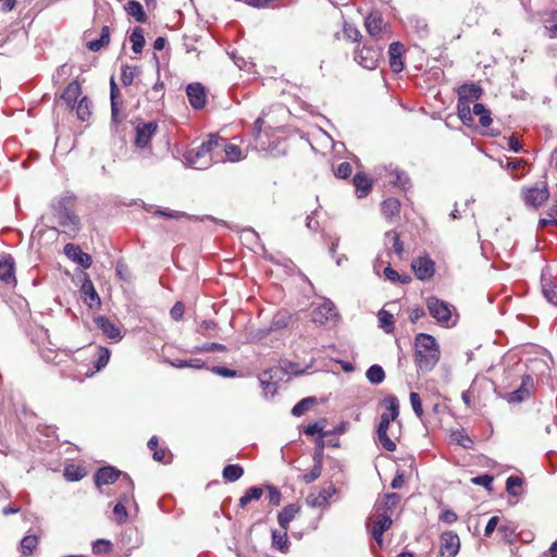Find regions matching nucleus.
I'll list each match as a JSON object with an SVG mask.
<instances>
[{
	"mask_svg": "<svg viewBox=\"0 0 557 557\" xmlns=\"http://www.w3.org/2000/svg\"><path fill=\"white\" fill-rule=\"evenodd\" d=\"M414 358L419 370L431 371L440 360V347L432 335L419 333L414 339Z\"/></svg>",
	"mask_w": 557,
	"mask_h": 557,
	"instance_id": "1",
	"label": "nucleus"
},
{
	"mask_svg": "<svg viewBox=\"0 0 557 557\" xmlns=\"http://www.w3.org/2000/svg\"><path fill=\"white\" fill-rule=\"evenodd\" d=\"M385 410L380 417L377 425V440L381 446L387 451L396 450V443L387 435L391 422L395 421L399 416V401L396 396H387L383 399Z\"/></svg>",
	"mask_w": 557,
	"mask_h": 557,
	"instance_id": "2",
	"label": "nucleus"
},
{
	"mask_svg": "<svg viewBox=\"0 0 557 557\" xmlns=\"http://www.w3.org/2000/svg\"><path fill=\"white\" fill-rule=\"evenodd\" d=\"M75 197L65 195L60 197L53 205V215L59 225L64 228V233L75 235L79 228V218L74 212Z\"/></svg>",
	"mask_w": 557,
	"mask_h": 557,
	"instance_id": "3",
	"label": "nucleus"
},
{
	"mask_svg": "<svg viewBox=\"0 0 557 557\" xmlns=\"http://www.w3.org/2000/svg\"><path fill=\"white\" fill-rule=\"evenodd\" d=\"M187 159L197 169H206L222 161V156H219V135L210 134L197 149L188 152Z\"/></svg>",
	"mask_w": 557,
	"mask_h": 557,
	"instance_id": "4",
	"label": "nucleus"
},
{
	"mask_svg": "<svg viewBox=\"0 0 557 557\" xmlns=\"http://www.w3.org/2000/svg\"><path fill=\"white\" fill-rule=\"evenodd\" d=\"M187 159L197 169H206L222 161V156H219V135L210 134L197 149L188 152Z\"/></svg>",
	"mask_w": 557,
	"mask_h": 557,
	"instance_id": "5",
	"label": "nucleus"
},
{
	"mask_svg": "<svg viewBox=\"0 0 557 557\" xmlns=\"http://www.w3.org/2000/svg\"><path fill=\"white\" fill-rule=\"evenodd\" d=\"M382 57V48L372 44H364L361 49L355 51V61L367 70L377 67Z\"/></svg>",
	"mask_w": 557,
	"mask_h": 557,
	"instance_id": "6",
	"label": "nucleus"
},
{
	"mask_svg": "<svg viewBox=\"0 0 557 557\" xmlns=\"http://www.w3.org/2000/svg\"><path fill=\"white\" fill-rule=\"evenodd\" d=\"M426 307L432 318H434L441 325L448 326L453 310V306L450 304L436 297H430L426 300Z\"/></svg>",
	"mask_w": 557,
	"mask_h": 557,
	"instance_id": "7",
	"label": "nucleus"
},
{
	"mask_svg": "<svg viewBox=\"0 0 557 557\" xmlns=\"http://www.w3.org/2000/svg\"><path fill=\"white\" fill-rule=\"evenodd\" d=\"M311 318L314 324L326 325L331 322L335 323L339 314L334 302L330 299H324L320 306L312 310Z\"/></svg>",
	"mask_w": 557,
	"mask_h": 557,
	"instance_id": "8",
	"label": "nucleus"
},
{
	"mask_svg": "<svg viewBox=\"0 0 557 557\" xmlns=\"http://www.w3.org/2000/svg\"><path fill=\"white\" fill-rule=\"evenodd\" d=\"M124 479L125 492L122 493L119 502L113 507L114 520L117 523H123L127 520L128 513L125 505L133 498L134 483L128 474H124Z\"/></svg>",
	"mask_w": 557,
	"mask_h": 557,
	"instance_id": "9",
	"label": "nucleus"
},
{
	"mask_svg": "<svg viewBox=\"0 0 557 557\" xmlns=\"http://www.w3.org/2000/svg\"><path fill=\"white\" fill-rule=\"evenodd\" d=\"M158 123L156 121L139 122L135 127L134 145L137 148H147L150 145L151 138L157 133Z\"/></svg>",
	"mask_w": 557,
	"mask_h": 557,
	"instance_id": "10",
	"label": "nucleus"
},
{
	"mask_svg": "<svg viewBox=\"0 0 557 557\" xmlns=\"http://www.w3.org/2000/svg\"><path fill=\"white\" fill-rule=\"evenodd\" d=\"M549 191L545 183L534 187L525 188L522 191V198L527 206L537 208L547 201Z\"/></svg>",
	"mask_w": 557,
	"mask_h": 557,
	"instance_id": "11",
	"label": "nucleus"
},
{
	"mask_svg": "<svg viewBox=\"0 0 557 557\" xmlns=\"http://www.w3.org/2000/svg\"><path fill=\"white\" fill-rule=\"evenodd\" d=\"M441 547L440 555L441 557H456L460 549V540L459 536L453 531H446L442 533L440 537Z\"/></svg>",
	"mask_w": 557,
	"mask_h": 557,
	"instance_id": "12",
	"label": "nucleus"
},
{
	"mask_svg": "<svg viewBox=\"0 0 557 557\" xmlns=\"http://www.w3.org/2000/svg\"><path fill=\"white\" fill-rule=\"evenodd\" d=\"M219 156H222L221 162H237L246 158L239 146L228 143L226 138L219 136Z\"/></svg>",
	"mask_w": 557,
	"mask_h": 557,
	"instance_id": "13",
	"label": "nucleus"
},
{
	"mask_svg": "<svg viewBox=\"0 0 557 557\" xmlns=\"http://www.w3.org/2000/svg\"><path fill=\"white\" fill-rule=\"evenodd\" d=\"M364 27L373 38H383V35L387 33V24L380 12H371L364 21Z\"/></svg>",
	"mask_w": 557,
	"mask_h": 557,
	"instance_id": "14",
	"label": "nucleus"
},
{
	"mask_svg": "<svg viewBox=\"0 0 557 557\" xmlns=\"http://www.w3.org/2000/svg\"><path fill=\"white\" fill-rule=\"evenodd\" d=\"M411 268L420 281L431 278L435 273V264L429 257H419L412 260Z\"/></svg>",
	"mask_w": 557,
	"mask_h": 557,
	"instance_id": "15",
	"label": "nucleus"
},
{
	"mask_svg": "<svg viewBox=\"0 0 557 557\" xmlns=\"http://www.w3.org/2000/svg\"><path fill=\"white\" fill-rule=\"evenodd\" d=\"M186 95L190 106L195 110L205 108L207 102L206 89L200 83H191L186 87Z\"/></svg>",
	"mask_w": 557,
	"mask_h": 557,
	"instance_id": "16",
	"label": "nucleus"
},
{
	"mask_svg": "<svg viewBox=\"0 0 557 557\" xmlns=\"http://www.w3.org/2000/svg\"><path fill=\"white\" fill-rule=\"evenodd\" d=\"M124 474L120 470L114 467H102L95 474V482L98 487L101 485H109L116 482L120 476H122V481L125 483Z\"/></svg>",
	"mask_w": 557,
	"mask_h": 557,
	"instance_id": "17",
	"label": "nucleus"
},
{
	"mask_svg": "<svg viewBox=\"0 0 557 557\" xmlns=\"http://www.w3.org/2000/svg\"><path fill=\"white\" fill-rule=\"evenodd\" d=\"M64 253L67 258L78 263L84 269L90 268L92 260L90 255L82 251L79 246L74 244H66L64 246Z\"/></svg>",
	"mask_w": 557,
	"mask_h": 557,
	"instance_id": "18",
	"label": "nucleus"
},
{
	"mask_svg": "<svg viewBox=\"0 0 557 557\" xmlns=\"http://www.w3.org/2000/svg\"><path fill=\"white\" fill-rule=\"evenodd\" d=\"M281 372L280 368H272L263 371L259 376L260 386L263 389L265 396H273L276 393L277 384L274 382V377Z\"/></svg>",
	"mask_w": 557,
	"mask_h": 557,
	"instance_id": "19",
	"label": "nucleus"
},
{
	"mask_svg": "<svg viewBox=\"0 0 557 557\" xmlns=\"http://www.w3.org/2000/svg\"><path fill=\"white\" fill-rule=\"evenodd\" d=\"M336 493V488L333 484L327 487L320 490L318 494H310L307 497L309 506L314 508H323L329 504V499Z\"/></svg>",
	"mask_w": 557,
	"mask_h": 557,
	"instance_id": "20",
	"label": "nucleus"
},
{
	"mask_svg": "<svg viewBox=\"0 0 557 557\" xmlns=\"http://www.w3.org/2000/svg\"><path fill=\"white\" fill-rule=\"evenodd\" d=\"M96 325L102 333L113 339L114 342H120L122 339L121 330L107 317H98L96 320Z\"/></svg>",
	"mask_w": 557,
	"mask_h": 557,
	"instance_id": "21",
	"label": "nucleus"
},
{
	"mask_svg": "<svg viewBox=\"0 0 557 557\" xmlns=\"http://www.w3.org/2000/svg\"><path fill=\"white\" fill-rule=\"evenodd\" d=\"M404 45L399 41L392 42L388 48L389 66L393 72L399 73L404 70L401 55L404 53Z\"/></svg>",
	"mask_w": 557,
	"mask_h": 557,
	"instance_id": "22",
	"label": "nucleus"
},
{
	"mask_svg": "<svg viewBox=\"0 0 557 557\" xmlns=\"http://www.w3.org/2000/svg\"><path fill=\"white\" fill-rule=\"evenodd\" d=\"M81 293L84 295L83 300L89 307L92 308L95 306L100 305V297L96 292L94 283L90 278L86 277L82 284Z\"/></svg>",
	"mask_w": 557,
	"mask_h": 557,
	"instance_id": "23",
	"label": "nucleus"
},
{
	"mask_svg": "<svg viewBox=\"0 0 557 557\" xmlns=\"http://www.w3.org/2000/svg\"><path fill=\"white\" fill-rule=\"evenodd\" d=\"M0 280L5 284H15L14 260L12 257L0 258Z\"/></svg>",
	"mask_w": 557,
	"mask_h": 557,
	"instance_id": "24",
	"label": "nucleus"
},
{
	"mask_svg": "<svg viewBox=\"0 0 557 557\" xmlns=\"http://www.w3.org/2000/svg\"><path fill=\"white\" fill-rule=\"evenodd\" d=\"M392 523V518L387 513L380 515L373 522L371 533L379 544L382 543L383 533L391 528Z\"/></svg>",
	"mask_w": 557,
	"mask_h": 557,
	"instance_id": "25",
	"label": "nucleus"
},
{
	"mask_svg": "<svg viewBox=\"0 0 557 557\" xmlns=\"http://www.w3.org/2000/svg\"><path fill=\"white\" fill-rule=\"evenodd\" d=\"M300 511V506L297 504H289L285 506L277 515V522L281 529L288 530L290 521Z\"/></svg>",
	"mask_w": 557,
	"mask_h": 557,
	"instance_id": "26",
	"label": "nucleus"
},
{
	"mask_svg": "<svg viewBox=\"0 0 557 557\" xmlns=\"http://www.w3.org/2000/svg\"><path fill=\"white\" fill-rule=\"evenodd\" d=\"M381 210L384 218L392 221L394 218L399 216L400 201L394 197L387 198L381 203Z\"/></svg>",
	"mask_w": 557,
	"mask_h": 557,
	"instance_id": "27",
	"label": "nucleus"
},
{
	"mask_svg": "<svg viewBox=\"0 0 557 557\" xmlns=\"http://www.w3.org/2000/svg\"><path fill=\"white\" fill-rule=\"evenodd\" d=\"M352 183L358 198L366 197L372 188L371 180L362 173H357L352 178Z\"/></svg>",
	"mask_w": 557,
	"mask_h": 557,
	"instance_id": "28",
	"label": "nucleus"
},
{
	"mask_svg": "<svg viewBox=\"0 0 557 557\" xmlns=\"http://www.w3.org/2000/svg\"><path fill=\"white\" fill-rule=\"evenodd\" d=\"M482 88L475 84H465L459 87V99L465 101L478 100L482 96Z\"/></svg>",
	"mask_w": 557,
	"mask_h": 557,
	"instance_id": "29",
	"label": "nucleus"
},
{
	"mask_svg": "<svg viewBox=\"0 0 557 557\" xmlns=\"http://www.w3.org/2000/svg\"><path fill=\"white\" fill-rule=\"evenodd\" d=\"M82 92L81 84L77 81L71 82L61 95L66 104L73 107Z\"/></svg>",
	"mask_w": 557,
	"mask_h": 557,
	"instance_id": "30",
	"label": "nucleus"
},
{
	"mask_svg": "<svg viewBox=\"0 0 557 557\" xmlns=\"http://www.w3.org/2000/svg\"><path fill=\"white\" fill-rule=\"evenodd\" d=\"M533 380L531 376H525L522 381V384L519 388L513 391L509 396V401L512 403H521L522 400L529 397L528 385H532Z\"/></svg>",
	"mask_w": 557,
	"mask_h": 557,
	"instance_id": "31",
	"label": "nucleus"
},
{
	"mask_svg": "<svg viewBox=\"0 0 557 557\" xmlns=\"http://www.w3.org/2000/svg\"><path fill=\"white\" fill-rule=\"evenodd\" d=\"M288 537H287V531L284 529L282 530H273L272 531V545L276 549H278L282 553L287 552L288 549Z\"/></svg>",
	"mask_w": 557,
	"mask_h": 557,
	"instance_id": "32",
	"label": "nucleus"
},
{
	"mask_svg": "<svg viewBox=\"0 0 557 557\" xmlns=\"http://www.w3.org/2000/svg\"><path fill=\"white\" fill-rule=\"evenodd\" d=\"M542 290L544 297L553 305L557 306V284L546 280L542 275Z\"/></svg>",
	"mask_w": 557,
	"mask_h": 557,
	"instance_id": "33",
	"label": "nucleus"
},
{
	"mask_svg": "<svg viewBox=\"0 0 557 557\" xmlns=\"http://www.w3.org/2000/svg\"><path fill=\"white\" fill-rule=\"evenodd\" d=\"M262 495L263 490L259 486L247 488L245 494L239 498V507L245 508L250 502L260 499Z\"/></svg>",
	"mask_w": 557,
	"mask_h": 557,
	"instance_id": "34",
	"label": "nucleus"
},
{
	"mask_svg": "<svg viewBox=\"0 0 557 557\" xmlns=\"http://www.w3.org/2000/svg\"><path fill=\"white\" fill-rule=\"evenodd\" d=\"M127 14L135 17V20L139 23H145L147 21V15L143 9V5L135 0H131L126 8H125Z\"/></svg>",
	"mask_w": 557,
	"mask_h": 557,
	"instance_id": "35",
	"label": "nucleus"
},
{
	"mask_svg": "<svg viewBox=\"0 0 557 557\" xmlns=\"http://www.w3.org/2000/svg\"><path fill=\"white\" fill-rule=\"evenodd\" d=\"M223 479L227 482H236L244 474V469L239 465H227L223 469Z\"/></svg>",
	"mask_w": 557,
	"mask_h": 557,
	"instance_id": "36",
	"label": "nucleus"
},
{
	"mask_svg": "<svg viewBox=\"0 0 557 557\" xmlns=\"http://www.w3.org/2000/svg\"><path fill=\"white\" fill-rule=\"evenodd\" d=\"M451 441L466 449H472L474 446L473 440L465 432V430H457L450 435Z\"/></svg>",
	"mask_w": 557,
	"mask_h": 557,
	"instance_id": "37",
	"label": "nucleus"
},
{
	"mask_svg": "<svg viewBox=\"0 0 557 557\" xmlns=\"http://www.w3.org/2000/svg\"><path fill=\"white\" fill-rule=\"evenodd\" d=\"M129 41L132 42V50L135 53H140L145 46V37L144 32L140 27H135L129 36Z\"/></svg>",
	"mask_w": 557,
	"mask_h": 557,
	"instance_id": "38",
	"label": "nucleus"
},
{
	"mask_svg": "<svg viewBox=\"0 0 557 557\" xmlns=\"http://www.w3.org/2000/svg\"><path fill=\"white\" fill-rule=\"evenodd\" d=\"M473 114L479 116L480 124L487 127L492 123L491 111L483 103H474L472 108Z\"/></svg>",
	"mask_w": 557,
	"mask_h": 557,
	"instance_id": "39",
	"label": "nucleus"
},
{
	"mask_svg": "<svg viewBox=\"0 0 557 557\" xmlns=\"http://www.w3.org/2000/svg\"><path fill=\"white\" fill-rule=\"evenodd\" d=\"M368 381L372 384H381L385 379V372L379 364H372L366 372Z\"/></svg>",
	"mask_w": 557,
	"mask_h": 557,
	"instance_id": "40",
	"label": "nucleus"
},
{
	"mask_svg": "<svg viewBox=\"0 0 557 557\" xmlns=\"http://www.w3.org/2000/svg\"><path fill=\"white\" fill-rule=\"evenodd\" d=\"M387 242L392 243L394 252L398 257H401L404 252V244L400 240L399 234L395 231H387L385 233V245H387Z\"/></svg>",
	"mask_w": 557,
	"mask_h": 557,
	"instance_id": "41",
	"label": "nucleus"
},
{
	"mask_svg": "<svg viewBox=\"0 0 557 557\" xmlns=\"http://www.w3.org/2000/svg\"><path fill=\"white\" fill-rule=\"evenodd\" d=\"M377 318L380 327H382L388 334L394 332V315L392 313L382 309L379 311Z\"/></svg>",
	"mask_w": 557,
	"mask_h": 557,
	"instance_id": "42",
	"label": "nucleus"
},
{
	"mask_svg": "<svg viewBox=\"0 0 557 557\" xmlns=\"http://www.w3.org/2000/svg\"><path fill=\"white\" fill-rule=\"evenodd\" d=\"M171 366L177 369L183 368H194V369H203L206 367L205 361L198 358L189 359V360H183V359H175L170 361Z\"/></svg>",
	"mask_w": 557,
	"mask_h": 557,
	"instance_id": "43",
	"label": "nucleus"
},
{
	"mask_svg": "<svg viewBox=\"0 0 557 557\" xmlns=\"http://www.w3.org/2000/svg\"><path fill=\"white\" fill-rule=\"evenodd\" d=\"M77 117L87 121L91 115V101L87 97H83L76 107Z\"/></svg>",
	"mask_w": 557,
	"mask_h": 557,
	"instance_id": "44",
	"label": "nucleus"
},
{
	"mask_svg": "<svg viewBox=\"0 0 557 557\" xmlns=\"http://www.w3.org/2000/svg\"><path fill=\"white\" fill-rule=\"evenodd\" d=\"M544 28L549 38H557V10L549 13L544 22Z\"/></svg>",
	"mask_w": 557,
	"mask_h": 557,
	"instance_id": "45",
	"label": "nucleus"
},
{
	"mask_svg": "<svg viewBox=\"0 0 557 557\" xmlns=\"http://www.w3.org/2000/svg\"><path fill=\"white\" fill-rule=\"evenodd\" d=\"M38 545V539L36 535H26L21 541V553L24 556L33 554Z\"/></svg>",
	"mask_w": 557,
	"mask_h": 557,
	"instance_id": "46",
	"label": "nucleus"
},
{
	"mask_svg": "<svg viewBox=\"0 0 557 557\" xmlns=\"http://www.w3.org/2000/svg\"><path fill=\"white\" fill-rule=\"evenodd\" d=\"M392 178L389 181L391 184L406 190L410 184L409 177L405 174V172L399 170H394L392 173Z\"/></svg>",
	"mask_w": 557,
	"mask_h": 557,
	"instance_id": "47",
	"label": "nucleus"
},
{
	"mask_svg": "<svg viewBox=\"0 0 557 557\" xmlns=\"http://www.w3.org/2000/svg\"><path fill=\"white\" fill-rule=\"evenodd\" d=\"M158 445L159 440L157 436H152L147 443L148 448L153 451V459L156 461H163L166 455V449L159 448Z\"/></svg>",
	"mask_w": 557,
	"mask_h": 557,
	"instance_id": "48",
	"label": "nucleus"
},
{
	"mask_svg": "<svg viewBox=\"0 0 557 557\" xmlns=\"http://www.w3.org/2000/svg\"><path fill=\"white\" fill-rule=\"evenodd\" d=\"M315 403V398L308 397L304 398L300 401H298L292 409V414L295 417L302 416L306 411L309 410L310 406H312Z\"/></svg>",
	"mask_w": 557,
	"mask_h": 557,
	"instance_id": "49",
	"label": "nucleus"
},
{
	"mask_svg": "<svg viewBox=\"0 0 557 557\" xmlns=\"http://www.w3.org/2000/svg\"><path fill=\"white\" fill-rule=\"evenodd\" d=\"M152 213L154 215L162 216L165 219H174V220H178L182 218L195 219L194 216H189L186 212L173 211V210H168V209H156Z\"/></svg>",
	"mask_w": 557,
	"mask_h": 557,
	"instance_id": "50",
	"label": "nucleus"
},
{
	"mask_svg": "<svg viewBox=\"0 0 557 557\" xmlns=\"http://www.w3.org/2000/svg\"><path fill=\"white\" fill-rule=\"evenodd\" d=\"M112 543L109 540L99 539L92 543V553L95 555L108 554L112 550Z\"/></svg>",
	"mask_w": 557,
	"mask_h": 557,
	"instance_id": "51",
	"label": "nucleus"
},
{
	"mask_svg": "<svg viewBox=\"0 0 557 557\" xmlns=\"http://www.w3.org/2000/svg\"><path fill=\"white\" fill-rule=\"evenodd\" d=\"M218 325L212 320H203L201 321L196 329V332L205 337H211V332L216 330Z\"/></svg>",
	"mask_w": 557,
	"mask_h": 557,
	"instance_id": "52",
	"label": "nucleus"
},
{
	"mask_svg": "<svg viewBox=\"0 0 557 557\" xmlns=\"http://www.w3.org/2000/svg\"><path fill=\"white\" fill-rule=\"evenodd\" d=\"M498 531L507 543H513L517 537L516 527L512 523L507 522L500 524Z\"/></svg>",
	"mask_w": 557,
	"mask_h": 557,
	"instance_id": "53",
	"label": "nucleus"
},
{
	"mask_svg": "<svg viewBox=\"0 0 557 557\" xmlns=\"http://www.w3.org/2000/svg\"><path fill=\"white\" fill-rule=\"evenodd\" d=\"M457 109H458V115L462 120L463 123H466L467 121H471L472 120L471 114L473 112L470 109V102L469 101H465L462 99H458Z\"/></svg>",
	"mask_w": 557,
	"mask_h": 557,
	"instance_id": "54",
	"label": "nucleus"
},
{
	"mask_svg": "<svg viewBox=\"0 0 557 557\" xmlns=\"http://www.w3.org/2000/svg\"><path fill=\"white\" fill-rule=\"evenodd\" d=\"M410 404L412 407V410L414 411L416 416L422 420L423 418V408H422V401L418 393L411 392L409 395Z\"/></svg>",
	"mask_w": 557,
	"mask_h": 557,
	"instance_id": "55",
	"label": "nucleus"
},
{
	"mask_svg": "<svg viewBox=\"0 0 557 557\" xmlns=\"http://www.w3.org/2000/svg\"><path fill=\"white\" fill-rule=\"evenodd\" d=\"M109 359H110V350L108 348L100 347L98 358L95 361L96 371H100L101 369H103L108 364Z\"/></svg>",
	"mask_w": 557,
	"mask_h": 557,
	"instance_id": "56",
	"label": "nucleus"
},
{
	"mask_svg": "<svg viewBox=\"0 0 557 557\" xmlns=\"http://www.w3.org/2000/svg\"><path fill=\"white\" fill-rule=\"evenodd\" d=\"M195 352H211V351H226V346L219 343H207L202 346H196L194 348Z\"/></svg>",
	"mask_w": 557,
	"mask_h": 557,
	"instance_id": "57",
	"label": "nucleus"
},
{
	"mask_svg": "<svg viewBox=\"0 0 557 557\" xmlns=\"http://www.w3.org/2000/svg\"><path fill=\"white\" fill-rule=\"evenodd\" d=\"M522 485V479L516 475H510L506 480V491L510 495H518V492L516 491V487H521Z\"/></svg>",
	"mask_w": 557,
	"mask_h": 557,
	"instance_id": "58",
	"label": "nucleus"
},
{
	"mask_svg": "<svg viewBox=\"0 0 557 557\" xmlns=\"http://www.w3.org/2000/svg\"><path fill=\"white\" fill-rule=\"evenodd\" d=\"M343 33H344V37L351 41H358L361 38V34H360L359 29L355 25H351V24H345Z\"/></svg>",
	"mask_w": 557,
	"mask_h": 557,
	"instance_id": "59",
	"label": "nucleus"
},
{
	"mask_svg": "<svg viewBox=\"0 0 557 557\" xmlns=\"http://www.w3.org/2000/svg\"><path fill=\"white\" fill-rule=\"evenodd\" d=\"M321 472L322 467L319 465H313L312 469L301 476V481L305 482L306 484H310L320 478Z\"/></svg>",
	"mask_w": 557,
	"mask_h": 557,
	"instance_id": "60",
	"label": "nucleus"
},
{
	"mask_svg": "<svg viewBox=\"0 0 557 557\" xmlns=\"http://www.w3.org/2000/svg\"><path fill=\"white\" fill-rule=\"evenodd\" d=\"M324 425H325V420H322V421H318V422H314L312 424H309L305 428L304 432L307 434V435H314V434H318L319 436L324 434Z\"/></svg>",
	"mask_w": 557,
	"mask_h": 557,
	"instance_id": "61",
	"label": "nucleus"
},
{
	"mask_svg": "<svg viewBox=\"0 0 557 557\" xmlns=\"http://www.w3.org/2000/svg\"><path fill=\"white\" fill-rule=\"evenodd\" d=\"M41 356L42 358L45 359L46 362H49V363H54L57 366H59L61 363V359L60 360H57L60 356H67L66 354L64 352H57V351H53L51 349H47V350H42L41 351Z\"/></svg>",
	"mask_w": 557,
	"mask_h": 557,
	"instance_id": "62",
	"label": "nucleus"
},
{
	"mask_svg": "<svg viewBox=\"0 0 557 557\" xmlns=\"http://www.w3.org/2000/svg\"><path fill=\"white\" fill-rule=\"evenodd\" d=\"M400 496L397 493H389L385 495L383 509L384 511L392 510L399 502Z\"/></svg>",
	"mask_w": 557,
	"mask_h": 557,
	"instance_id": "63",
	"label": "nucleus"
},
{
	"mask_svg": "<svg viewBox=\"0 0 557 557\" xmlns=\"http://www.w3.org/2000/svg\"><path fill=\"white\" fill-rule=\"evenodd\" d=\"M471 481L475 485L484 486L485 488L491 490L492 483H493V476L490 474H482V475L472 478Z\"/></svg>",
	"mask_w": 557,
	"mask_h": 557,
	"instance_id": "64",
	"label": "nucleus"
}]
</instances>
